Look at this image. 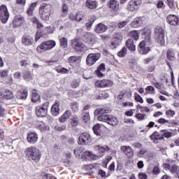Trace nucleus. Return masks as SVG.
<instances>
[{"label": "nucleus", "instance_id": "nucleus-23", "mask_svg": "<svg viewBox=\"0 0 179 179\" xmlns=\"http://www.w3.org/2000/svg\"><path fill=\"white\" fill-rule=\"evenodd\" d=\"M108 30V27L103 23H99L95 26L94 31L97 34H101V33H106Z\"/></svg>", "mask_w": 179, "mask_h": 179}, {"label": "nucleus", "instance_id": "nucleus-1", "mask_svg": "<svg viewBox=\"0 0 179 179\" xmlns=\"http://www.w3.org/2000/svg\"><path fill=\"white\" fill-rule=\"evenodd\" d=\"M108 111L110 110L107 108H99L95 110L94 113L98 115V121L106 122L111 127H117L119 123L118 119L115 116L108 114Z\"/></svg>", "mask_w": 179, "mask_h": 179}, {"label": "nucleus", "instance_id": "nucleus-20", "mask_svg": "<svg viewBox=\"0 0 179 179\" xmlns=\"http://www.w3.org/2000/svg\"><path fill=\"white\" fill-rule=\"evenodd\" d=\"M22 43L24 45H33V44H34V38H33V36L28 35V34H24L22 36Z\"/></svg>", "mask_w": 179, "mask_h": 179}, {"label": "nucleus", "instance_id": "nucleus-53", "mask_svg": "<svg viewBox=\"0 0 179 179\" xmlns=\"http://www.w3.org/2000/svg\"><path fill=\"white\" fill-rule=\"evenodd\" d=\"M83 122H85L86 124L88 123L89 121H90V115L89 113H84L83 114Z\"/></svg>", "mask_w": 179, "mask_h": 179}, {"label": "nucleus", "instance_id": "nucleus-46", "mask_svg": "<svg viewBox=\"0 0 179 179\" xmlns=\"http://www.w3.org/2000/svg\"><path fill=\"white\" fill-rule=\"evenodd\" d=\"M84 17H85V14H83L82 13V11H78L76 13V22H82V20H83Z\"/></svg>", "mask_w": 179, "mask_h": 179}, {"label": "nucleus", "instance_id": "nucleus-14", "mask_svg": "<svg viewBox=\"0 0 179 179\" xmlns=\"http://www.w3.org/2000/svg\"><path fill=\"white\" fill-rule=\"evenodd\" d=\"M28 96L29 90L27 88H22L19 90L15 94V97L16 99H18V100H26Z\"/></svg>", "mask_w": 179, "mask_h": 179}, {"label": "nucleus", "instance_id": "nucleus-16", "mask_svg": "<svg viewBox=\"0 0 179 179\" xmlns=\"http://www.w3.org/2000/svg\"><path fill=\"white\" fill-rule=\"evenodd\" d=\"M59 106H61V102L59 101H55V102L52 104L50 113L53 117H57L59 115V113L61 111V108H59Z\"/></svg>", "mask_w": 179, "mask_h": 179}, {"label": "nucleus", "instance_id": "nucleus-19", "mask_svg": "<svg viewBox=\"0 0 179 179\" xmlns=\"http://www.w3.org/2000/svg\"><path fill=\"white\" fill-rule=\"evenodd\" d=\"M166 20L171 26H178V17L176 15L170 14L167 15Z\"/></svg>", "mask_w": 179, "mask_h": 179}, {"label": "nucleus", "instance_id": "nucleus-56", "mask_svg": "<svg viewBox=\"0 0 179 179\" xmlns=\"http://www.w3.org/2000/svg\"><path fill=\"white\" fill-rule=\"evenodd\" d=\"M161 136H162V139H164V138H171L173 134L167 130H164V133Z\"/></svg>", "mask_w": 179, "mask_h": 179}, {"label": "nucleus", "instance_id": "nucleus-21", "mask_svg": "<svg viewBox=\"0 0 179 179\" xmlns=\"http://www.w3.org/2000/svg\"><path fill=\"white\" fill-rule=\"evenodd\" d=\"M107 5L112 12L120 10V3L117 0H110Z\"/></svg>", "mask_w": 179, "mask_h": 179}, {"label": "nucleus", "instance_id": "nucleus-17", "mask_svg": "<svg viewBox=\"0 0 179 179\" xmlns=\"http://www.w3.org/2000/svg\"><path fill=\"white\" fill-rule=\"evenodd\" d=\"M127 8L129 12H136L139 9V1L138 0H131L129 1Z\"/></svg>", "mask_w": 179, "mask_h": 179}, {"label": "nucleus", "instance_id": "nucleus-59", "mask_svg": "<svg viewBox=\"0 0 179 179\" xmlns=\"http://www.w3.org/2000/svg\"><path fill=\"white\" fill-rule=\"evenodd\" d=\"M6 115V109L0 105V118H3Z\"/></svg>", "mask_w": 179, "mask_h": 179}, {"label": "nucleus", "instance_id": "nucleus-22", "mask_svg": "<svg viewBox=\"0 0 179 179\" xmlns=\"http://www.w3.org/2000/svg\"><path fill=\"white\" fill-rule=\"evenodd\" d=\"M124 47L131 52H135L136 51V45L132 38H129L126 41Z\"/></svg>", "mask_w": 179, "mask_h": 179}, {"label": "nucleus", "instance_id": "nucleus-18", "mask_svg": "<svg viewBox=\"0 0 179 179\" xmlns=\"http://www.w3.org/2000/svg\"><path fill=\"white\" fill-rule=\"evenodd\" d=\"M27 141L31 145H34L38 141V135L36 132H29L27 135Z\"/></svg>", "mask_w": 179, "mask_h": 179}, {"label": "nucleus", "instance_id": "nucleus-63", "mask_svg": "<svg viewBox=\"0 0 179 179\" xmlns=\"http://www.w3.org/2000/svg\"><path fill=\"white\" fill-rule=\"evenodd\" d=\"M98 175L102 178H107V177H108V175H106V171H104L103 169L99 170Z\"/></svg>", "mask_w": 179, "mask_h": 179}, {"label": "nucleus", "instance_id": "nucleus-35", "mask_svg": "<svg viewBox=\"0 0 179 179\" xmlns=\"http://www.w3.org/2000/svg\"><path fill=\"white\" fill-rule=\"evenodd\" d=\"M93 131L96 136H101L103 132L101 131V125L100 124H96L93 127Z\"/></svg>", "mask_w": 179, "mask_h": 179}, {"label": "nucleus", "instance_id": "nucleus-27", "mask_svg": "<svg viewBox=\"0 0 179 179\" xmlns=\"http://www.w3.org/2000/svg\"><path fill=\"white\" fill-rule=\"evenodd\" d=\"M85 6L89 9H96L97 6H99V3H97V1L86 0Z\"/></svg>", "mask_w": 179, "mask_h": 179}, {"label": "nucleus", "instance_id": "nucleus-28", "mask_svg": "<svg viewBox=\"0 0 179 179\" xmlns=\"http://www.w3.org/2000/svg\"><path fill=\"white\" fill-rule=\"evenodd\" d=\"M150 138L152 141H153L154 143H159V141L163 140V136H161L157 131H154Z\"/></svg>", "mask_w": 179, "mask_h": 179}, {"label": "nucleus", "instance_id": "nucleus-38", "mask_svg": "<svg viewBox=\"0 0 179 179\" xmlns=\"http://www.w3.org/2000/svg\"><path fill=\"white\" fill-rule=\"evenodd\" d=\"M69 106L73 113H78L79 111V103L77 101H73V102L70 103Z\"/></svg>", "mask_w": 179, "mask_h": 179}, {"label": "nucleus", "instance_id": "nucleus-60", "mask_svg": "<svg viewBox=\"0 0 179 179\" xmlns=\"http://www.w3.org/2000/svg\"><path fill=\"white\" fill-rule=\"evenodd\" d=\"M175 115H176V112L171 109L166 111V115L169 118L174 117Z\"/></svg>", "mask_w": 179, "mask_h": 179}, {"label": "nucleus", "instance_id": "nucleus-64", "mask_svg": "<svg viewBox=\"0 0 179 179\" xmlns=\"http://www.w3.org/2000/svg\"><path fill=\"white\" fill-rule=\"evenodd\" d=\"M134 111H135V109H130L129 110H127L124 113V115L127 117H132L134 115Z\"/></svg>", "mask_w": 179, "mask_h": 179}, {"label": "nucleus", "instance_id": "nucleus-6", "mask_svg": "<svg viewBox=\"0 0 179 179\" xmlns=\"http://www.w3.org/2000/svg\"><path fill=\"white\" fill-rule=\"evenodd\" d=\"M50 106V102L46 101L42 104V106H37L35 108V113L36 116L39 117V118H43L44 117H47L48 114V107Z\"/></svg>", "mask_w": 179, "mask_h": 179}, {"label": "nucleus", "instance_id": "nucleus-58", "mask_svg": "<svg viewBox=\"0 0 179 179\" xmlns=\"http://www.w3.org/2000/svg\"><path fill=\"white\" fill-rule=\"evenodd\" d=\"M129 22V20H126L125 21H122L117 23V27L119 29H122V27H125L127 24Z\"/></svg>", "mask_w": 179, "mask_h": 179}, {"label": "nucleus", "instance_id": "nucleus-52", "mask_svg": "<svg viewBox=\"0 0 179 179\" xmlns=\"http://www.w3.org/2000/svg\"><path fill=\"white\" fill-rule=\"evenodd\" d=\"M97 148L99 153H106V152L110 150V148L108 146L101 147L100 145H98Z\"/></svg>", "mask_w": 179, "mask_h": 179}, {"label": "nucleus", "instance_id": "nucleus-8", "mask_svg": "<svg viewBox=\"0 0 179 179\" xmlns=\"http://www.w3.org/2000/svg\"><path fill=\"white\" fill-rule=\"evenodd\" d=\"M101 54L100 53H90L86 58V64L88 66H93L97 61L100 59Z\"/></svg>", "mask_w": 179, "mask_h": 179}, {"label": "nucleus", "instance_id": "nucleus-40", "mask_svg": "<svg viewBox=\"0 0 179 179\" xmlns=\"http://www.w3.org/2000/svg\"><path fill=\"white\" fill-rule=\"evenodd\" d=\"M55 71H56L57 73H62L64 75L69 73V69L65 67L57 66L55 67Z\"/></svg>", "mask_w": 179, "mask_h": 179}, {"label": "nucleus", "instance_id": "nucleus-26", "mask_svg": "<svg viewBox=\"0 0 179 179\" xmlns=\"http://www.w3.org/2000/svg\"><path fill=\"white\" fill-rule=\"evenodd\" d=\"M72 115V112L69 110H66L64 113L59 118V122H66L69 118Z\"/></svg>", "mask_w": 179, "mask_h": 179}, {"label": "nucleus", "instance_id": "nucleus-13", "mask_svg": "<svg viewBox=\"0 0 179 179\" xmlns=\"http://www.w3.org/2000/svg\"><path fill=\"white\" fill-rule=\"evenodd\" d=\"M26 22L24 17L22 15H17L14 17L12 24L13 27H20V26H23V24Z\"/></svg>", "mask_w": 179, "mask_h": 179}, {"label": "nucleus", "instance_id": "nucleus-32", "mask_svg": "<svg viewBox=\"0 0 179 179\" xmlns=\"http://www.w3.org/2000/svg\"><path fill=\"white\" fill-rule=\"evenodd\" d=\"M41 96L38 93H37V90L33 89L32 90V96H31V101L32 103H37V101H40Z\"/></svg>", "mask_w": 179, "mask_h": 179}, {"label": "nucleus", "instance_id": "nucleus-4", "mask_svg": "<svg viewBox=\"0 0 179 179\" xmlns=\"http://www.w3.org/2000/svg\"><path fill=\"white\" fill-rule=\"evenodd\" d=\"M57 45V42L54 40H48L42 42L36 47V52L38 54H43L46 51H51L54 47Z\"/></svg>", "mask_w": 179, "mask_h": 179}, {"label": "nucleus", "instance_id": "nucleus-45", "mask_svg": "<svg viewBox=\"0 0 179 179\" xmlns=\"http://www.w3.org/2000/svg\"><path fill=\"white\" fill-rule=\"evenodd\" d=\"M85 155L87 156L88 159H90V160H97V158L99 157L98 156L93 154V152L90 151H86L85 152Z\"/></svg>", "mask_w": 179, "mask_h": 179}, {"label": "nucleus", "instance_id": "nucleus-55", "mask_svg": "<svg viewBox=\"0 0 179 179\" xmlns=\"http://www.w3.org/2000/svg\"><path fill=\"white\" fill-rule=\"evenodd\" d=\"M41 177L42 179H50V178H54L56 179L54 176H51L50 173H47L45 172H43L41 174Z\"/></svg>", "mask_w": 179, "mask_h": 179}, {"label": "nucleus", "instance_id": "nucleus-15", "mask_svg": "<svg viewBox=\"0 0 179 179\" xmlns=\"http://www.w3.org/2000/svg\"><path fill=\"white\" fill-rule=\"evenodd\" d=\"M120 150L127 156L129 157V159H131V157H134V149L129 145H122L120 147Z\"/></svg>", "mask_w": 179, "mask_h": 179}, {"label": "nucleus", "instance_id": "nucleus-54", "mask_svg": "<svg viewBox=\"0 0 179 179\" xmlns=\"http://www.w3.org/2000/svg\"><path fill=\"white\" fill-rule=\"evenodd\" d=\"M8 73H9V71L8 69L0 70V78H1V79L8 78Z\"/></svg>", "mask_w": 179, "mask_h": 179}, {"label": "nucleus", "instance_id": "nucleus-47", "mask_svg": "<svg viewBox=\"0 0 179 179\" xmlns=\"http://www.w3.org/2000/svg\"><path fill=\"white\" fill-rule=\"evenodd\" d=\"M79 86H80V80L75 79L71 81V87L73 89H76V87H79Z\"/></svg>", "mask_w": 179, "mask_h": 179}, {"label": "nucleus", "instance_id": "nucleus-62", "mask_svg": "<svg viewBox=\"0 0 179 179\" xmlns=\"http://www.w3.org/2000/svg\"><path fill=\"white\" fill-rule=\"evenodd\" d=\"M156 122H158V124H170V121L163 118V117H161L159 118V120H156Z\"/></svg>", "mask_w": 179, "mask_h": 179}, {"label": "nucleus", "instance_id": "nucleus-29", "mask_svg": "<svg viewBox=\"0 0 179 179\" xmlns=\"http://www.w3.org/2000/svg\"><path fill=\"white\" fill-rule=\"evenodd\" d=\"M164 167L166 169V170H169L172 174L178 171V166H177L176 164L171 165L170 164H164Z\"/></svg>", "mask_w": 179, "mask_h": 179}, {"label": "nucleus", "instance_id": "nucleus-30", "mask_svg": "<svg viewBox=\"0 0 179 179\" xmlns=\"http://www.w3.org/2000/svg\"><path fill=\"white\" fill-rule=\"evenodd\" d=\"M143 36H144L145 40H148L149 41L150 44H152V40H150V37L152 36V32L150 31V29L148 28H145L143 29Z\"/></svg>", "mask_w": 179, "mask_h": 179}, {"label": "nucleus", "instance_id": "nucleus-43", "mask_svg": "<svg viewBox=\"0 0 179 179\" xmlns=\"http://www.w3.org/2000/svg\"><path fill=\"white\" fill-rule=\"evenodd\" d=\"M154 85L157 89H159V93H161V94H164L165 96H167V92L162 90V89H163V84L160 83H155Z\"/></svg>", "mask_w": 179, "mask_h": 179}, {"label": "nucleus", "instance_id": "nucleus-9", "mask_svg": "<svg viewBox=\"0 0 179 179\" xmlns=\"http://www.w3.org/2000/svg\"><path fill=\"white\" fill-rule=\"evenodd\" d=\"M96 87L106 89L107 87H113L114 83L110 79L98 80L94 83Z\"/></svg>", "mask_w": 179, "mask_h": 179}, {"label": "nucleus", "instance_id": "nucleus-3", "mask_svg": "<svg viewBox=\"0 0 179 179\" xmlns=\"http://www.w3.org/2000/svg\"><path fill=\"white\" fill-rule=\"evenodd\" d=\"M52 10V6L50 3H42L38 8V13L41 20L48 22L51 17V12Z\"/></svg>", "mask_w": 179, "mask_h": 179}, {"label": "nucleus", "instance_id": "nucleus-34", "mask_svg": "<svg viewBox=\"0 0 179 179\" xmlns=\"http://www.w3.org/2000/svg\"><path fill=\"white\" fill-rule=\"evenodd\" d=\"M71 45L74 50H78V48H83L85 47L83 43L80 42L77 39L72 41Z\"/></svg>", "mask_w": 179, "mask_h": 179}, {"label": "nucleus", "instance_id": "nucleus-7", "mask_svg": "<svg viewBox=\"0 0 179 179\" xmlns=\"http://www.w3.org/2000/svg\"><path fill=\"white\" fill-rule=\"evenodd\" d=\"M9 16L8 7L5 4L0 6V22L3 24H6V23H8V20H9Z\"/></svg>", "mask_w": 179, "mask_h": 179}, {"label": "nucleus", "instance_id": "nucleus-11", "mask_svg": "<svg viewBox=\"0 0 179 179\" xmlns=\"http://www.w3.org/2000/svg\"><path fill=\"white\" fill-rule=\"evenodd\" d=\"M137 51L141 55H146L150 52V47L146 46V41H142L137 46Z\"/></svg>", "mask_w": 179, "mask_h": 179}, {"label": "nucleus", "instance_id": "nucleus-12", "mask_svg": "<svg viewBox=\"0 0 179 179\" xmlns=\"http://www.w3.org/2000/svg\"><path fill=\"white\" fill-rule=\"evenodd\" d=\"M83 40L87 44L90 45H93L96 42V36L92 33L87 32L83 36Z\"/></svg>", "mask_w": 179, "mask_h": 179}, {"label": "nucleus", "instance_id": "nucleus-10", "mask_svg": "<svg viewBox=\"0 0 179 179\" xmlns=\"http://www.w3.org/2000/svg\"><path fill=\"white\" fill-rule=\"evenodd\" d=\"M89 143H92L90 134L87 132L81 134L78 137V145H89Z\"/></svg>", "mask_w": 179, "mask_h": 179}, {"label": "nucleus", "instance_id": "nucleus-2", "mask_svg": "<svg viewBox=\"0 0 179 179\" xmlns=\"http://www.w3.org/2000/svg\"><path fill=\"white\" fill-rule=\"evenodd\" d=\"M24 155L27 159L34 162V163H38L41 160V151L36 146H30L25 149Z\"/></svg>", "mask_w": 179, "mask_h": 179}, {"label": "nucleus", "instance_id": "nucleus-5", "mask_svg": "<svg viewBox=\"0 0 179 179\" xmlns=\"http://www.w3.org/2000/svg\"><path fill=\"white\" fill-rule=\"evenodd\" d=\"M155 34L156 43H157L161 47H163V45L166 44L164 29L160 26H157L155 29Z\"/></svg>", "mask_w": 179, "mask_h": 179}, {"label": "nucleus", "instance_id": "nucleus-33", "mask_svg": "<svg viewBox=\"0 0 179 179\" xmlns=\"http://www.w3.org/2000/svg\"><path fill=\"white\" fill-rule=\"evenodd\" d=\"M36 6H37V2L31 3L27 10V13L28 16H34V9H36Z\"/></svg>", "mask_w": 179, "mask_h": 179}, {"label": "nucleus", "instance_id": "nucleus-36", "mask_svg": "<svg viewBox=\"0 0 179 179\" xmlns=\"http://www.w3.org/2000/svg\"><path fill=\"white\" fill-rule=\"evenodd\" d=\"M166 59L169 61H174L176 59V53L173 49H169L166 52Z\"/></svg>", "mask_w": 179, "mask_h": 179}, {"label": "nucleus", "instance_id": "nucleus-48", "mask_svg": "<svg viewBox=\"0 0 179 179\" xmlns=\"http://www.w3.org/2000/svg\"><path fill=\"white\" fill-rule=\"evenodd\" d=\"M128 50L127 48L124 46L122 48V49L117 52V56L120 57V58H124L127 55Z\"/></svg>", "mask_w": 179, "mask_h": 179}, {"label": "nucleus", "instance_id": "nucleus-39", "mask_svg": "<svg viewBox=\"0 0 179 179\" xmlns=\"http://www.w3.org/2000/svg\"><path fill=\"white\" fill-rule=\"evenodd\" d=\"M13 97H14L13 92L10 90H6L3 99L4 100H10Z\"/></svg>", "mask_w": 179, "mask_h": 179}, {"label": "nucleus", "instance_id": "nucleus-61", "mask_svg": "<svg viewBox=\"0 0 179 179\" xmlns=\"http://www.w3.org/2000/svg\"><path fill=\"white\" fill-rule=\"evenodd\" d=\"M15 3L16 5H19L20 6L24 8V6H26V0H15Z\"/></svg>", "mask_w": 179, "mask_h": 179}, {"label": "nucleus", "instance_id": "nucleus-31", "mask_svg": "<svg viewBox=\"0 0 179 179\" xmlns=\"http://www.w3.org/2000/svg\"><path fill=\"white\" fill-rule=\"evenodd\" d=\"M141 32L138 30H134V31H130L129 32V36L131 37V38H134L135 41H138L139 40Z\"/></svg>", "mask_w": 179, "mask_h": 179}, {"label": "nucleus", "instance_id": "nucleus-37", "mask_svg": "<svg viewBox=\"0 0 179 179\" xmlns=\"http://www.w3.org/2000/svg\"><path fill=\"white\" fill-rule=\"evenodd\" d=\"M59 45L61 48H68V38L66 37H61L59 38Z\"/></svg>", "mask_w": 179, "mask_h": 179}, {"label": "nucleus", "instance_id": "nucleus-49", "mask_svg": "<svg viewBox=\"0 0 179 179\" xmlns=\"http://www.w3.org/2000/svg\"><path fill=\"white\" fill-rule=\"evenodd\" d=\"M135 118L138 120V121H143L144 120H146V114L141 113H136L135 115Z\"/></svg>", "mask_w": 179, "mask_h": 179}, {"label": "nucleus", "instance_id": "nucleus-42", "mask_svg": "<svg viewBox=\"0 0 179 179\" xmlns=\"http://www.w3.org/2000/svg\"><path fill=\"white\" fill-rule=\"evenodd\" d=\"M68 61L70 64V65H73V64H76L78 61H80V57L79 56H71Z\"/></svg>", "mask_w": 179, "mask_h": 179}, {"label": "nucleus", "instance_id": "nucleus-44", "mask_svg": "<svg viewBox=\"0 0 179 179\" xmlns=\"http://www.w3.org/2000/svg\"><path fill=\"white\" fill-rule=\"evenodd\" d=\"M23 76L22 78L23 79H24V80H31V79H32L31 78V72L29 70H25L23 73H22Z\"/></svg>", "mask_w": 179, "mask_h": 179}, {"label": "nucleus", "instance_id": "nucleus-57", "mask_svg": "<svg viewBox=\"0 0 179 179\" xmlns=\"http://www.w3.org/2000/svg\"><path fill=\"white\" fill-rule=\"evenodd\" d=\"M99 94H101V97L102 98V100H104L105 99H108L110 97V94L107 91H101L99 92Z\"/></svg>", "mask_w": 179, "mask_h": 179}, {"label": "nucleus", "instance_id": "nucleus-41", "mask_svg": "<svg viewBox=\"0 0 179 179\" xmlns=\"http://www.w3.org/2000/svg\"><path fill=\"white\" fill-rule=\"evenodd\" d=\"M71 124L73 127H78L79 125V117L78 115H74L71 118Z\"/></svg>", "mask_w": 179, "mask_h": 179}, {"label": "nucleus", "instance_id": "nucleus-51", "mask_svg": "<svg viewBox=\"0 0 179 179\" xmlns=\"http://www.w3.org/2000/svg\"><path fill=\"white\" fill-rule=\"evenodd\" d=\"M166 3L171 10H176V3L174 0H166Z\"/></svg>", "mask_w": 179, "mask_h": 179}, {"label": "nucleus", "instance_id": "nucleus-25", "mask_svg": "<svg viewBox=\"0 0 179 179\" xmlns=\"http://www.w3.org/2000/svg\"><path fill=\"white\" fill-rule=\"evenodd\" d=\"M143 23L142 17H137L130 23V27H133V29H138V27H141Z\"/></svg>", "mask_w": 179, "mask_h": 179}, {"label": "nucleus", "instance_id": "nucleus-50", "mask_svg": "<svg viewBox=\"0 0 179 179\" xmlns=\"http://www.w3.org/2000/svg\"><path fill=\"white\" fill-rule=\"evenodd\" d=\"M134 100L137 101V103H141V104H143V98L138 94V92L134 93Z\"/></svg>", "mask_w": 179, "mask_h": 179}, {"label": "nucleus", "instance_id": "nucleus-24", "mask_svg": "<svg viewBox=\"0 0 179 179\" xmlns=\"http://www.w3.org/2000/svg\"><path fill=\"white\" fill-rule=\"evenodd\" d=\"M36 128L39 129L41 132H45L47 131H50V126L44 123L43 121H38L36 123Z\"/></svg>", "mask_w": 179, "mask_h": 179}]
</instances>
